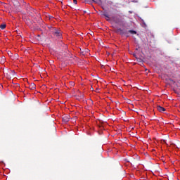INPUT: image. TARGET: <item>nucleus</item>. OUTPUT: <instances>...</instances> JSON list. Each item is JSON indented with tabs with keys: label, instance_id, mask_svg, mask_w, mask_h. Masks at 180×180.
<instances>
[{
	"label": "nucleus",
	"instance_id": "6",
	"mask_svg": "<svg viewBox=\"0 0 180 180\" xmlns=\"http://www.w3.org/2000/svg\"><path fill=\"white\" fill-rule=\"evenodd\" d=\"M103 15L105 16V18H106V20H108V22H109V20H110V17H109V15L106 13H103Z\"/></svg>",
	"mask_w": 180,
	"mask_h": 180
},
{
	"label": "nucleus",
	"instance_id": "8",
	"mask_svg": "<svg viewBox=\"0 0 180 180\" xmlns=\"http://www.w3.org/2000/svg\"><path fill=\"white\" fill-rule=\"evenodd\" d=\"M6 27V24H1L0 25V29H1V30H4V29H5Z\"/></svg>",
	"mask_w": 180,
	"mask_h": 180
},
{
	"label": "nucleus",
	"instance_id": "3",
	"mask_svg": "<svg viewBox=\"0 0 180 180\" xmlns=\"http://www.w3.org/2000/svg\"><path fill=\"white\" fill-rule=\"evenodd\" d=\"M62 120L63 123H68L70 122V115H63L62 117Z\"/></svg>",
	"mask_w": 180,
	"mask_h": 180
},
{
	"label": "nucleus",
	"instance_id": "4",
	"mask_svg": "<svg viewBox=\"0 0 180 180\" xmlns=\"http://www.w3.org/2000/svg\"><path fill=\"white\" fill-rule=\"evenodd\" d=\"M157 110L159 112H165V108L164 107L160 106V105L157 106Z\"/></svg>",
	"mask_w": 180,
	"mask_h": 180
},
{
	"label": "nucleus",
	"instance_id": "1",
	"mask_svg": "<svg viewBox=\"0 0 180 180\" xmlns=\"http://www.w3.org/2000/svg\"><path fill=\"white\" fill-rule=\"evenodd\" d=\"M52 34L53 36H55V37H57V39H61V37H63L61 31L57 29H53L52 30Z\"/></svg>",
	"mask_w": 180,
	"mask_h": 180
},
{
	"label": "nucleus",
	"instance_id": "2",
	"mask_svg": "<svg viewBox=\"0 0 180 180\" xmlns=\"http://www.w3.org/2000/svg\"><path fill=\"white\" fill-rule=\"evenodd\" d=\"M95 4H98V5H110V1L109 0H98V1L95 0H92Z\"/></svg>",
	"mask_w": 180,
	"mask_h": 180
},
{
	"label": "nucleus",
	"instance_id": "9",
	"mask_svg": "<svg viewBox=\"0 0 180 180\" xmlns=\"http://www.w3.org/2000/svg\"><path fill=\"white\" fill-rule=\"evenodd\" d=\"M129 33H131V34H136L137 32H136L135 30H129L128 31Z\"/></svg>",
	"mask_w": 180,
	"mask_h": 180
},
{
	"label": "nucleus",
	"instance_id": "15",
	"mask_svg": "<svg viewBox=\"0 0 180 180\" xmlns=\"http://www.w3.org/2000/svg\"><path fill=\"white\" fill-rule=\"evenodd\" d=\"M13 74H15V71L14 70L13 71Z\"/></svg>",
	"mask_w": 180,
	"mask_h": 180
},
{
	"label": "nucleus",
	"instance_id": "13",
	"mask_svg": "<svg viewBox=\"0 0 180 180\" xmlns=\"http://www.w3.org/2000/svg\"><path fill=\"white\" fill-rule=\"evenodd\" d=\"M134 57H136V58H137L136 53L134 54Z\"/></svg>",
	"mask_w": 180,
	"mask_h": 180
},
{
	"label": "nucleus",
	"instance_id": "7",
	"mask_svg": "<svg viewBox=\"0 0 180 180\" xmlns=\"http://www.w3.org/2000/svg\"><path fill=\"white\" fill-rule=\"evenodd\" d=\"M6 58H5V56H1V58H0V64H4V63H5Z\"/></svg>",
	"mask_w": 180,
	"mask_h": 180
},
{
	"label": "nucleus",
	"instance_id": "11",
	"mask_svg": "<svg viewBox=\"0 0 180 180\" xmlns=\"http://www.w3.org/2000/svg\"><path fill=\"white\" fill-rule=\"evenodd\" d=\"M117 32H120V34H124V32H123V30H122V28L117 29Z\"/></svg>",
	"mask_w": 180,
	"mask_h": 180
},
{
	"label": "nucleus",
	"instance_id": "14",
	"mask_svg": "<svg viewBox=\"0 0 180 180\" xmlns=\"http://www.w3.org/2000/svg\"><path fill=\"white\" fill-rule=\"evenodd\" d=\"M131 161H132V162H134V158H133Z\"/></svg>",
	"mask_w": 180,
	"mask_h": 180
},
{
	"label": "nucleus",
	"instance_id": "12",
	"mask_svg": "<svg viewBox=\"0 0 180 180\" xmlns=\"http://www.w3.org/2000/svg\"><path fill=\"white\" fill-rule=\"evenodd\" d=\"M73 4H75V5H77V0H73Z\"/></svg>",
	"mask_w": 180,
	"mask_h": 180
},
{
	"label": "nucleus",
	"instance_id": "5",
	"mask_svg": "<svg viewBox=\"0 0 180 180\" xmlns=\"http://www.w3.org/2000/svg\"><path fill=\"white\" fill-rule=\"evenodd\" d=\"M29 88L32 90L34 91V89H36V84L34 83H31L29 86Z\"/></svg>",
	"mask_w": 180,
	"mask_h": 180
},
{
	"label": "nucleus",
	"instance_id": "10",
	"mask_svg": "<svg viewBox=\"0 0 180 180\" xmlns=\"http://www.w3.org/2000/svg\"><path fill=\"white\" fill-rule=\"evenodd\" d=\"M114 21H115V23H117V24H119L122 22L119 18H116L115 20H114Z\"/></svg>",
	"mask_w": 180,
	"mask_h": 180
}]
</instances>
